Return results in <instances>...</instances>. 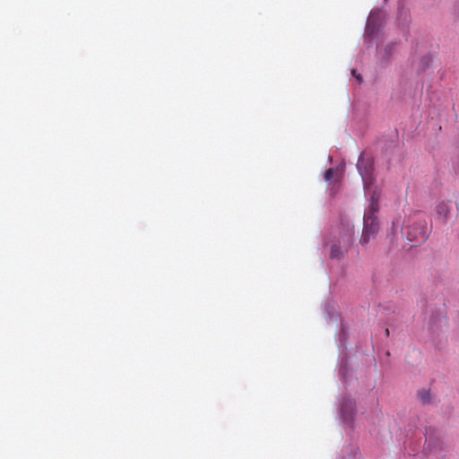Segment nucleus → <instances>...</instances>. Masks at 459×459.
Returning <instances> with one entry per match:
<instances>
[{"label": "nucleus", "instance_id": "1", "mask_svg": "<svg viewBox=\"0 0 459 459\" xmlns=\"http://www.w3.org/2000/svg\"><path fill=\"white\" fill-rule=\"evenodd\" d=\"M427 226L428 222L425 216L420 212H415L405 221L403 234L409 241L419 245L428 238Z\"/></svg>", "mask_w": 459, "mask_h": 459}, {"label": "nucleus", "instance_id": "2", "mask_svg": "<svg viewBox=\"0 0 459 459\" xmlns=\"http://www.w3.org/2000/svg\"><path fill=\"white\" fill-rule=\"evenodd\" d=\"M357 168L362 178L364 184H367L373 172V162L368 158H364L362 155L359 156Z\"/></svg>", "mask_w": 459, "mask_h": 459}, {"label": "nucleus", "instance_id": "3", "mask_svg": "<svg viewBox=\"0 0 459 459\" xmlns=\"http://www.w3.org/2000/svg\"><path fill=\"white\" fill-rule=\"evenodd\" d=\"M378 230L377 221L364 222L362 236L360 238V244L366 245L369 242L371 238H374Z\"/></svg>", "mask_w": 459, "mask_h": 459}, {"label": "nucleus", "instance_id": "4", "mask_svg": "<svg viewBox=\"0 0 459 459\" xmlns=\"http://www.w3.org/2000/svg\"><path fill=\"white\" fill-rule=\"evenodd\" d=\"M350 242L344 247H342L341 243L339 242L332 244L330 249V257L333 259H340L341 257H342L344 252L348 250Z\"/></svg>", "mask_w": 459, "mask_h": 459}, {"label": "nucleus", "instance_id": "5", "mask_svg": "<svg viewBox=\"0 0 459 459\" xmlns=\"http://www.w3.org/2000/svg\"><path fill=\"white\" fill-rule=\"evenodd\" d=\"M436 211L437 214L444 219V221L446 222L447 220V217L450 213V206L446 202H440L437 207Z\"/></svg>", "mask_w": 459, "mask_h": 459}, {"label": "nucleus", "instance_id": "6", "mask_svg": "<svg viewBox=\"0 0 459 459\" xmlns=\"http://www.w3.org/2000/svg\"><path fill=\"white\" fill-rule=\"evenodd\" d=\"M363 221L370 222V221H377V217L375 216L374 212H372L370 210H365Z\"/></svg>", "mask_w": 459, "mask_h": 459}, {"label": "nucleus", "instance_id": "7", "mask_svg": "<svg viewBox=\"0 0 459 459\" xmlns=\"http://www.w3.org/2000/svg\"><path fill=\"white\" fill-rule=\"evenodd\" d=\"M419 397L423 403H428L430 402V394L426 390L420 391L419 393Z\"/></svg>", "mask_w": 459, "mask_h": 459}, {"label": "nucleus", "instance_id": "8", "mask_svg": "<svg viewBox=\"0 0 459 459\" xmlns=\"http://www.w3.org/2000/svg\"><path fill=\"white\" fill-rule=\"evenodd\" d=\"M366 210H370L372 212L376 213L378 211V204L377 200L372 199L370 204Z\"/></svg>", "mask_w": 459, "mask_h": 459}, {"label": "nucleus", "instance_id": "9", "mask_svg": "<svg viewBox=\"0 0 459 459\" xmlns=\"http://www.w3.org/2000/svg\"><path fill=\"white\" fill-rule=\"evenodd\" d=\"M333 176H334V170L333 169H328L325 172L324 178H325V181H330L333 179Z\"/></svg>", "mask_w": 459, "mask_h": 459}, {"label": "nucleus", "instance_id": "10", "mask_svg": "<svg viewBox=\"0 0 459 459\" xmlns=\"http://www.w3.org/2000/svg\"><path fill=\"white\" fill-rule=\"evenodd\" d=\"M352 74L357 78V80L359 82H361V80H362L361 75L360 74H357L355 70L352 71Z\"/></svg>", "mask_w": 459, "mask_h": 459}, {"label": "nucleus", "instance_id": "11", "mask_svg": "<svg viewBox=\"0 0 459 459\" xmlns=\"http://www.w3.org/2000/svg\"><path fill=\"white\" fill-rule=\"evenodd\" d=\"M385 333H386V334L388 335V334H389V330H388V329H386V330H385Z\"/></svg>", "mask_w": 459, "mask_h": 459}]
</instances>
